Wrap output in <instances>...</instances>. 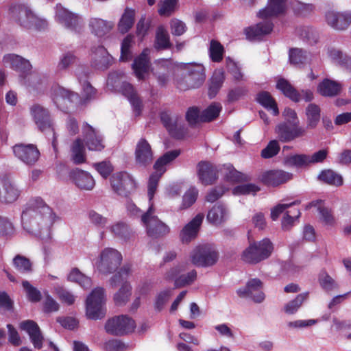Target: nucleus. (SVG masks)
Instances as JSON below:
<instances>
[{
  "instance_id": "7c9ffc66",
  "label": "nucleus",
  "mask_w": 351,
  "mask_h": 351,
  "mask_svg": "<svg viewBox=\"0 0 351 351\" xmlns=\"http://www.w3.org/2000/svg\"><path fill=\"white\" fill-rule=\"evenodd\" d=\"M274 25L271 22L264 21L255 25L250 26L244 29L247 39L255 40L262 36L269 34L273 29Z\"/></svg>"
},
{
  "instance_id": "864d4df0",
  "label": "nucleus",
  "mask_w": 351,
  "mask_h": 351,
  "mask_svg": "<svg viewBox=\"0 0 351 351\" xmlns=\"http://www.w3.org/2000/svg\"><path fill=\"white\" fill-rule=\"evenodd\" d=\"M67 278L68 280L77 282L85 289H88L91 286V279L84 276L77 268L73 269Z\"/></svg>"
},
{
  "instance_id": "49530a36",
  "label": "nucleus",
  "mask_w": 351,
  "mask_h": 351,
  "mask_svg": "<svg viewBox=\"0 0 351 351\" xmlns=\"http://www.w3.org/2000/svg\"><path fill=\"white\" fill-rule=\"evenodd\" d=\"M110 232L117 238L123 241L130 239L133 233L130 228L123 222H117L110 227Z\"/></svg>"
},
{
  "instance_id": "f704fd0d",
  "label": "nucleus",
  "mask_w": 351,
  "mask_h": 351,
  "mask_svg": "<svg viewBox=\"0 0 351 351\" xmlns=\"http://www.w3.org/2000/svg\"><path fill=\"white\" fill-rule=\"evenodd\" d=\"M180 149H173L167 152L156 160L154 165V169L156 171L164 174L167 170L165 166L178 158L180 155Z\"/></svg>"
},
{
  "instance_id": "473e14b6",
  "label": "nucleus",
  "mask_w": 351,
  "mask_h": 351,
  "mask_svg": "<svg viewBox=\"0 0 351 351\" xmlns=\"http://www.w3.org/2000/svg\"><path fill=\"white\" fill-rule=\"evenodd\" d=\"M154 47L157 51L169 49L172 47L169 33L162 25H159L156 29Z\"/></svg>"
},
{
  "instance_id": "4468645a",
  "label": "nucleus",
  "mask_w": 351,
  "mask_h": 351,
  "mask_svg": "<svg viewBox=\"0 0 351 351\" xmlns=\"http://www.w3.org/2000/svg\"><path fill=\"white\" fill-rule=\"evenodd\" d=\"M135 162L141 167L149 166L154 160V151L149 143L141 138L137 142L134 151Z\"/></svg>"
},
{
  "instance_id": "6e6d98bb",
  "label": "nucleus",
  "mask_w": 351,
  "mask_h": 351,
  "mask_svg": "<svg viewBox=\"0 0 351 351\" xmlns=\"http://www.w3.org/2000/svg\"><path fill=\"white\" fill-rule=\"evenodd\" d=\"M223 46L217 40H211L209 48V56L214 62H220L223 60Z\"/></svg>"
},
{
  "instance_id": "4be33fe9",
  "label": "nucleus",
  "mask_w": 351,
  "mask_h": 351,
  "mask_svg": "<svg viewBox=\"0 0 351 351\" xmlns=\"http://www.w3.org/2000/svg\"><path fill=\"white\" fill-rule=\"evenodd\" d=\"M292 178V174L282 170H271L263 173L261 182L269 186H277L284 184Z\"/></svg>"
},
{
  "instance_id": "0e129e2a",
  "label": "nucleus",
  "mask_w": 351,
  "mask_h": 351,
  "mask_svg": "<svg viewBox=\"0 0 351 351\" xmlns=\"http://www.w3.org/2000/svg\"><path fill=\"white\" fill-rule=\"evenodd\" d=\"M280 145L278 141H270L265 148L261 151V156L263 158H271L276 156L280 152Z\"/></svg>"
},
{
  "instance_id": "bb28decb",
  "label": "nucleus",
  "mask_w": 351,
  "mask_h": 351,
  "mask_svg": "<svg viewBox=\"0 0 351 351\" xmlns=\"http://www.w3.org/2000/svg\"><path fill=\"white\" fill-rule=\"evenodd\" d=\"M3 62L5 66H9L22 74H25L32 69V65L27 60L14 53L5 55L3 57Z\"/></svg>"
},
{
  "instance_id": "f03ea898",
  "label": "nucleus",
  "mask_w": 351,
  "mask_h": 351,
  "mask_svg": "<svg viewBox=\"0 0 351 351\" xmlns=\"http://www.w3.org/2000/svg\"><path fill=\"white\" fill-rule=\"evenodd\" d=\"M180 69L184 71L180 77L176 80L178 89L185 91L200 87L206 80L205 68L202 64L182 63Z\"/></svg>"
},
{
  "instance_id": "72a5a7b5",
  "label": "nucleus",
  "mask_w": 351,
  "mask_h": 351,
  "mask_svg": "<svg viewBox=\"0 0 351 351\" xmlns=\"http://www.w3.org/2000/svg\"><path fill=\"white\" fill-rule=\"evenodd\" d=\"M226 208L221 204H215L207 214V220L215 226H219L226 220Z\"/></svg>"
},
{
  "instance_id": "5fc2aeb1",
  "label": "nucleus",
  "mask_w": 351,
  "mask_h": 351,
  "mask_svg": "<svg viewBox=\"0 0 351 351\" xmlns=\"http://www.w3.org/2000/svg\"><path fill=\"white\" fill-rule=\"evenodd\" d=\"M308 292L298 294L293 300L289 302L285 306V311L287 314L295 313L302 306V303L307 300Z\"/></svg>"
},
{
  "instance_id": "c85d7f7f",
  "label": "nucleus",
  "mask_w": 351,
  "mask_h": 351,
  "mask_svg": "<svg viewBox=\"0 0 351 351\" xmlns=\"http://www.w3.org/2000/svg\"><path fill=\"white\" fill-rule=\"evenodd\" d=\"M286 9V0H269L267 5L260 10L259 18L266 19L283 14Z\"/></svg>"
},
{
  "instance_id": "8fccbe9b",
  "label": "nucleus",
  "mask_w": 351,
  "mask_h": 351,
  "mask_svg": "<svg viewBox=\"0 0 351 351\" xmlns=\"http://www.w3.org/2000/svg\"><path fill=\"white\" fill-rule=\"evenodd\" d=\"M319 178L328 184L336 186H342L343 184L342 176L331 169L322 171L319 176Z\"/></svg>"
},
{
  "instance_id": "09e8293b",
  "label": "nucleus",
  "mask_w": 351,
  "mask_h": 351,
  "mask_svg": "<svg viewBox=\"0 0 351 351\" xmlns=\"http://www.w3.org/2000/svg\"><path fill=\"white\" fill-rule=\"evenodd\" d=\"M132 287L130 284L125 281L123 283L121 288L114 295V301L116 305L123 306L129 300L131 295Z\"/></svg>"
},
{
  "instance_id": "423d86ee",
  "label": "nucleus",
  "mask_w": 351,
  "mask_h": 351,
  "mask_svg": "<svg viewBox=\"0 0 351 351\" xmlns=\"http://www.w3.org/2000/svg\"><path fill=\"white\" fill-rule=\"evenodd\" d=\"M110 186L114 193L129 197L137 189V184L134 178L126 171L113 173L110 178Z\"/></svg>"
},
{
  "instance_id": "a18cd8bd",
  "label": "nucleus",
  "mask_w": 351,
  "mask_h": 351,
  "mask_svg": "<svg viewBox=\"0 0 351 351\" xmlns=\"http://www.w3.org/2000/svg\"><path fill=\"white\" fill-rule=\"evenodd\" d=\"M225 80L224 73L223 71H215L210 78V82L208 88V96L210 99L215 97Z\"/></svg>"
},
{
  "instance_id": "de8ad7c7",
  "label": "nucleus",
  "mask_w": 351,
  "mask_h": 351,
  "mask_svg": "<svg viewBox=\"0 0 351 351\" xmlns=\"http://www.w3.org/2000/svg\"><path fill=\"white\" fill-rule=\"evenodd\" d=\"M222 109L219 103H213L205 110H204L200 116L201 122H210L217 118Z\"/></svg>"
},
{
  "instance_id": "69168bd1",
  "label": "nucleus",
  "mask_w": 351,
  "mask_h": 351,
  "mask_svg": "<svg viewBox=\"0 0 351 351\" xmlns=\"http://www.w3.org/2000/svg\"><path fill=\"white\" fill-rule=\"evenodd\" d=\"M226 180L232 182H241L247 180L246 176L234 169L232 165H228L226 168Z\"/></svg>"
},
{
  "instance_id": "79ce46f5",
  "label": "nucleus",
  "mask_w": 351,
  "mask_h": 351,
  "mask_svg": "<svg viewBox=\"0 0 351 351\" xmlns=\"http://www.w3.org/2000/svg\"><path fill=\"white\" fill-rule=\"evenodd\" d=\"M310 55L306 51L300 48H291L289 51V60L291 64L300 66L306 63Z\"/></svg>"
},
{
  "instance_id": "ea45409f",
  "label": "nucleus",
  "mask_w": 351,
  "mask_h": 351,
  "mask_svg": "<svg viewBox=\"0 0 351 351\" xmlns=\"http://www.w3.org/2000/svg\"><path fill=\"white\" fill-rule=\"evenodd\" d=\"M89 26L91 32L98 37H102L108 34L112 28V25L101 19H92L90 21Z\"/></svg>"
},
{
  "instance_id": "58836bf2",
  "label": "nucleus",
  "mask_w": 351,
  "mask_h": 351,
  "mask_svg": "<svg viewBox=\"0 0 351 351\" xmlns=\"http://www.w3.org/2000/svg\"><path fill=\"white\" fill-rule=\"evenodd\" d=\"M306 128L314 129L320 121L321 110L318 105L310 104L306 108Z\"/></svg>"
},
{
  "instance_id": "412c9836",
  "label": "nucleus",
  "mask_w": 351,
  "mask_h": 351,
  "mask_svg": "<svg viewBox=\"0 0 351 351\" xmlns=\"http://www.w3.org/2000/svg\"><path fill=\"white\" fill-rule=\"evenodd\" d=\"M328 25L337 30L346 29L351 23V12H336L328 11L326 14Z\"/></svg>"
},
{
  "instance_id": "39448f33",
  "label": "nucleus",
  "mask_w": 351,
  "mask_h": 351,
  "mask_svg": "<svg viewBox=\"0 0 351 351\" xmlns=\"http://www.w3.org/2000/svg\"><path fill=\"white\" fill-rule=\"evenodd\" d=\"M105 291L102 287L94 289L86 301V314L88 319L97 320L103 318L106 313Z\"/></svg>"
},
{
  "instance_id": "3c124183",
  "label": "nucleus",
  "mask_w": 351,
  "mask_h": 351,
  "mask_svg": "<svg viewBox=\"0 0 351 351\" xmlns=\"http://www.w3.org/2000/svg\"><path fill=\"white\" fill-rule=\"evenodd\" d=\"M134 36L132 34H128L123 40L121 46L120 61L128 62L132 58L131 48L134 43Z\"/></svg>"
},
{
  "instance_id": "338daca9",
  "label": "nucleus",
  "mask_w": 351,
  "mask_h": 351,
  "mask_svg": "<svg viewBox=\"0 0 351 351\" xmlns=\"http://www.w3.org/2000/svg\"><path fill=\"white\" fill-rule=\"evenodd\" d=\"M261 190L260 187L255 184H245L237 186L233 189V193L237 195H255Z\"/></svg>"
},
{
  "instance_id": "393cba45",
  "label": "nucleus",
  "mask_w": 351,
  "mask_h": 351,
  "mask_svg": "<svg viewBox=\"0 0 351 351\" xmlns=\"http://www.w3.org/2000/svg\"><path fill=\"white\" fill-rule=\"evenodd\" d=\"M19 196V191L5 177L0 178V202L10 204L15 202Z\"/></svg>"
},
{
  "instance_id": "6ab92c4d",
  "label": "nucleus",
  "mask_w": 351,
  "mask_h": 351,
  "mask_svg": "<svg viewBox=\"0 0 351 351\" xmlns=\"http://www.w3.org/2000/svg\"><path fill=\"white\" fill-rule=\"evenodd\" d=\"M204 217V214H197L182 228L180 237L183 243H189L197 237Z\"/></svg>"
},
{
  "instance_id": "13d9d810",
  "label": "nucleus",
  "mask_w": 351,
  "mask_h": 351,
  "mask_svg": "<svg viewBox=\"0 0 351 351\" xmlns=\"http://www.w3.org/2000/svg\"><path fill=\"white\" fill-rule=\"evenodd\" d=\"M318 280L320 286L326 291H331L337 287L335 280L326 271L320 272Z\"/></svg>"
},
{
  "instance_id": "a211bd4d",
  "label": "nucleus",
  "mask_w": 351,
  "mask_h": 351,
  "mask_svg": "<svg viewBox=\"0 0 351 351\" xmlns=\"http://www.w3.org/2000/svg\"><path fill=\"white\" fill-rule=\"evenodd\" d=\"M19 328L28 334L31 342L36 349L40 350L43 348L44 337L36 322L31 319L23 321L19 324Z\"/></svg>"
},
{
  "instance_id": "cd10ccee",
  "label": "nucleus",
  "mask_w": 351,
  "mask_h": 351,
  "mask_svg": "<svg viewBox=\"0 0 351 351\" xmlns=\"http://www.w3.org/2000/svg\"><path fill=\"white\" fill-rule=\"evenodd\" d=\"M121 91L129 100L135 115L139 116L142 112L143 102L134 86L128 82H123L121 86Z\"/></svg>"
},
{
  "instance_id": "a19ab883",
  "label": "nucleus",
  "mask_w": 351,
  "mask_h": 351,
  "mask_svg": "<svg viewBox=\"0 0 351 351\" xmlns=\"http://www.w3.org/2000/svg\"><path fill=\"white\" fill-rule=\"evenodd\" d=\"M71 159L74 164L80 165L86 162L85 149L83 141L77 138L74 141L71 146Z\"/></svg>"
},
{
  "instance_id": "e433bc0d",
  "label": "nucleus",
  "mask_w": 351,
  "mask_h": 351,
  "mask_svg": "<svg viewBox=\"0 0 351 351\" xmlns=\"http://www.w3.org/2000/svg\"><path fill=\"white\" fill-rule=\"evenodd\" d=\"M276 88L293 101L299 102L300 101V93L285 78H280L277 81Z\"/></svg>"
},
{
  "instance_id": "0eeeda50",
  "label": "nucleus",
  "mask_w": 351,
  "mask_h": 351,
  "mask_svg": "<svg viewBox=\"0 0 351 351\" xmlns=\"http://www.w3.org/2000/svg\"><path fill=\"white\" fill-rule=\"evenodd\" d=\"M190 258L194 265L207 267L214 265L217 262L219 254L212 245L202 244L193 250Z\"/></svg>"
},
{
  "instance_id": "f3484780",
  "label": "nucleus",
  "mask_w": 351,
  "mask_h": 351,
  "mask_svg": "<svg viewBox=\"0 0 351 351\" xmlns=\"http://www.w3.org/2000/svg\"><path fill=\"white\" fill-rule=\"evenodd\" d=\"M112 57L108 53L106 49L99 45L91 49L90 65L92 67L98 70H106L112 63Z\"/></svg>"
},
{
  "instance_id": "2eb2a0df",
  "label": "nucleus",
  "mask_w": 351,
  "mask_h": 351,
  "mask_svg": "<svg viewBox=\"0 0 351 351\" xmlns=\"http://www.w3.org/2000/svg\"><path fill=\"white\" fill-rule=\"evenodd\" d=\"M263 282L258 278L249 280L246 286L239 289L237 292L240 298H250L255 302H262L265 299V294L262 291Z\"/></svg>"
},
{
  "instance_id": "bf43d9fd",
  "label": "nucleus",
  "mask_w": 351,
  "mask_h": 351,
  "mask_svg": "<svg viewBox=\"0 0 351 351\" xmlns=\"http://www.w3.org/2000/svg\"><path fill=\"white\" fill-rule=\"evenodd\" d=\"M132 271V265L130 264H125L119 271L115 274L110 279L112 286L116 287L122 281L126 280Z\"/></svg>"
},
{
  "instance_id": "2f4dec72",
  "label": "nucleus",
  "mask_w": 351,
  "mask_h": 351,
  "mask_svg": "<svg viewBox=\"0 0 351 351\" xmlns=\"http://www.w3.org/2000/svg\"><path fill=\"white\" fill-rule=\"evenodd\" d=\"M341 84L336 81L325 78L317 86V92L324 97H335L340 93Z\"/></svg>"
},
{
  "instance_id": "4d7b16f0",
  "label": "nucleus",
  "mask_w": 351,
  "mask_h": 351,
  "mask_svg": "<svg viewBox=\"0 0 351 351\" xmlns=\"http://www.w3.org/2000/svg\"><path fill=\"white\" fill-rule=\"evenodd\" d=\"M286 165L295 167H302L310 165L309 156L306 154H294L285 158Z\"/></svg>"
},
{
  "instance_id": "37998d69",
  "label": "nucleus",
  "mask_w": 351,
  "mask_h": 351,
  "mask_svg": "<svg viewBox=\"0 0 351 351\" xmlns=\"http://www.w3.org/2000/svg\"><path fill=\"white\" fill-rule=\"evenodd\" d=\"M12 264L15 269L20 274H28L33 271L32 263L28 258L23 255H16L12 260Z\"/></svg>"
},
{
  "instance_id": "4c0bfd02",
  "label": "nucleus",
  "mask_w": 351,
  "mask_h": 351,
  "mask_svg": "<svg viewBox=\"0 0 351 351\" xmlns=\"http://www.w3.org/2000/svg\"><path fill=\"white\" fill-rule=\"evenodd\" d=\"M135 20V10L126 8L119 23L118 30L121 34L127 33L133 26Z\"/></svg>"
},
{
  "instance_id": "c03bdc74",
  "label": "nucleus",
  "mask_w": 351,
  "mask_h": 351,
  "mask_svg": "<svg viewBox=\"0 0 351 351\" xmlns=\"http://www.w3.org/2000/svg\"><path fill=\"white\" fill-rule=\"evenodd\" d=\"M322 200L313 201L310 202L306 207V209H308L313 206H318V211L319 213L321 220L328 226H332L335 223V219L332 214L330 209L319 206L322 204Z\"/></svg>"
},
{
  "instance_id": "5701e85b",
  "label": "nucleus",
  "mask_w": 351,
  "mask_h": 351,
  "mask_svg": "<svg viewBox=\"0 0 351 351\" xmlns=\"http://www.w3.org/2000/svg\"><path fill=\"white\" fill-rule=\"evenodd\" d=\"M77 94L60 86H55L51 89V97L56 106L64 110L67 109V103L71 102Z\"/></svg>"
},
{
  "instance_id": "ddd939ff",
  "label": "nucleus",
  "mask_w": 351,
  "mask_h": 351,
  "mask_svg": "<svg viewBox=\"0 0 351 351\" xmlns=\"http://www.w3.org/2000/svg\"><path fill=\"white\" fill-rule=\"evenodd\" d=\"M276 133L278 134L280 141L288 143L298 138L303 137L306 135V128L300 126L298 123L291 125L283 122L276 126Z\"/></svg>"
},
{
  "instance_id": "1a4fd4ad",
  "label": "nucleus",
  "mask_w": 351,
  "mask_h": 351,
  "mask_svg": "<svg viewBox=\"0 0 351 351\" xmlns=\"http://www.w3.org/2000/svg\"><path fill=\"white\" fill-rule=\"evenodd\" d=\"M122 260L121 252L116 249L107 247L101 252L97 268L103 274H110L118 269Z\"/></svg>"
},
{
  "instance_id": "a878e982",
  "label": "nucleus",
  "mask_w": 351,
  "mask_h": 351,
  "mask_svg": "<svg viewBox=\"0 0 351 351\" xmlns=\"http://www.w3.org/2000/svg\"><path fill=\"white\" fill-rule=\"evenodd\" d=\"M56 16L58 21L64 25L65 27L75 32H80L81 26L80 24V18L77 15L64 8H58Z\"/></svg>"
},
{
  "instance_id": "9b49d317",
  "label": "nucleus",
  "mask_w": 351,
  "mask_h": 351,
  "mask_svg": "<svg viewBox=\"0 0 351 351\" xmlns=\"http://www.w3.org/2000/svg\"><path fill=\"white\" fill-rule=\"evenodd\" d=\"M30 114L39 130L41 132L52 131L54 132L53 122L49 112L47 108L39 104H34L30 108ZM56 145L57 139L55 133H53L52 145L54 149H56Z\"/></svg>"
},
{
  "instance_id": "052dcab7",
  "label": "nucleus",
  "mask_w": 351,
  "mask_h": 351,
  "mask_svg": "<svg viewBox=\"0 0 351 351\" xmlns=\"http://www.w3.org/2000/svg\"><path fill=\"white\" fill-rule=\"evenodd\" d=\"M162 175H163V173L156 171L155 173H153L149 176L148 186H147V188H148L147 195H148L149 201L150 202V204L152 203V201L154 194L156 191L159 180Z\"/></svg>"
},
{
  "instance_id": "e2e57ef3",
  "label": "nucleus",
  "mask_w": 351,
  "mask_h": 351,
  "mask_svg": "<svg viewBox=\"0 0 351 351\" xmlns=\"http://www.w3.org/2000/svg\"><path fill=\"white\" fill-rule=\"evenodd\" d=\"M197 278V271L195 269L191 270L186 274L180 276L175 280V287L180 288L193 283Z\"/></svg>"
},
{
  "instance_id": "680f3d73",
  "label": "nucleus",
  "mask_w": 351,
  "mask_h": 351,
  "mask_svg": "<svg viewBox=\"0 0 351 351\" xmlns=\"http://www.w3.org/2000/svg\"><path fill=\"white\" fill-rule=\"evenodd\" d=\"M22 285L25 289L28 300L32 302H38L42 298L41 293L36 288L33 287L28 281H23Z\"/></svg>"
},
{
  "instance_id": "6e6552de",
  "label": "nucleus",
  "mask_w": 351,
  "mask_h": 351,
  "mask_svg": "<svg viewBox=\"0 0 351 351\" xmlns=\"http://www.w3.org/2000/svg\"><path fill=\"white\" fill-rule=\"evenodd\" d=\"M154 204L152 203L148 210L141 216V221L146 227L147 235L152 238H158L167 234L170 228L157 216L154 215Z\"/></svg>"
},
{
  "instance_id": "c756f323",
  "label": "nucleus",
  "mask_w": 351,
  "mask_h": 351,
  "mask_svg": "<svg viewBox=\"0 0 351 351\" xmlns=\"http://www.w3.org/2000/svg\"><path fill=\"white\" fill-rule=\"evenodd\" d=\"M149 50L144 49L141 53L134 60L132 69L136 77L139 80H143L144 74L148 72L149 64Z\"/></svg>"
},
{
  "instance_id": "f257e3e1",
  "label": "nucleus",
  "mask_w": 351,
  "mask_h": 351,
  "mask_svg": "<svg viewBox=\"0 0 351 351\" xmlns=\"http://www.w3.org/2000/svg\"><path fill=\"white\" fill-rule=\"evenodd\" d=\"M21 221L27 232L40 238L45 243L51 241V227L55 221V215L41 198L37 197L28 203L22 213Z\"/></svg>"
},
{
  "instance_id": "20e7f679",
  "label": "nucleus",
  "mask_w": 351,
  "mask_h": 351,
  "mask_svg": "<svg viewBox=\"0 0 351 351\" xmlns=\"http://www.w3.org/2000/svg\"><path fill=\"white\" fill-rule=\"evenodd\" d=\"M9 13L11 17L21 26L35 25L38 29H41L47 25L46 21L37 18L32 10L23 4L11 5Z\"/></svg>"
},
{
  "instance_id": "774afa93",
  "label": "nucleus",
  "mask_w": 351,
  "mask_h": 351,
  "mask_svg": "<svg viewBox=\"0 0 351 351\" xmlns=\"http://www.w3.org/2000/svg\"><path fill=\"white\" fill-rule=\"evenodd\" d=\"M77 56L72 51H68L62 55L58 64V70H65L76 62Z\"/></svg>"
},
{
  "instance_id": "603ef678",
  "label": "nucleus",
  "mask_w": 351,
  "mask_h": 351,
  "mask_svg": "<svg viewBox=\"0 0 351 351\" xmlns=\"http://www.w3.org/2000/svg\"><path fill=\"white\" fill-rule=\"evenodd\" d=\"M178 0H163L158 3V12L161 16H170L178 9Z\"/></svg>"
},
{
  "instance_id": "7ed1b4c3",
  "label": "nucleus",
  "mask_w": 351,
  "mask_h": 351,
  "mask_svg": "<svg viewBox=\"0 0 351 351\" xmlns=\"http://www.w3.org/2000/svg\"><path fill=\"white\" fill-rule=\"evenodd\" d=\"M274 249V244L270 239L264 238L259 241L250 243L243 251L241 259L245 263L256 265L269 258Z\"/></svg>"
},
{
  "instance_id": "f8f14e48",
  "label": "nucleus",
  "mask_w": 351,
  "mask_h": 351,
  "mask_svg": "<svg viewBox=\"0 0 351 351\" xmlns=\"http://www.w3.org/2000/svg\"><path fill=\"white\" fill-rule=\"evenodd\" d=\"M16 158L27 165H34L39 159L40 152L34 144L18 143L12 147Z\"/></svg>"
},
{
  "instance_id": "dca6fc26",
  "label": "nucleus",
  "mask_w": 351,
  "mask_h": 351,
  "mask_svg": "<svg viewBox=\"0 0 351 351\" xmlns=\"http://www.w3.org/2000/svg\"><path fill=\"white\" fill-rule=\"evenodd\" d=\"M82 133L83 141L89 150L101 152L105 148L103 137L88 123L83 125Z\"/></svg>"
},
{
  "instance_id": "9d476101",
  "label": "nucleus",
  "mask_w": 351,
  "mask_h": 351,
  "mask_svg": "<svg viewBox=\"0 0 351 351\" xmlns=\"http://www.w3.org/2000/svg\"><path fill=\"white\" fill-rule=\"evenodd\" d=\"M136 328L133 319L128 315L114 316L109 319L105 324L107 333L114 336H123L132 332Z\"/></svg>"
},
{
  "instance_id": "aec40b11",
  "label": "nucleus",
  "mask_w": 351,
  "mask_h": 351,
  "mask_svg": "<svg viewBox=\"0 0 351 351\" xmlns=\"http://www.w3.org/2000/svg\"><path fill=\"white\" fill-rule=\"evenodd\" d=\"M197 175L202 184L211 185L218 178V170L210 162L201 161L197 165Z\"/></svg>"
},
{
  "instance_id": "b1692460",
  "label": "nucleus",
  "mask_w": 351,
  "mask_h": 351,
  "mask_svg": "<svg viewBox=\"0 0 351 351\" xmlns=\"http://www.w3.org/2000/svg\"><path fill=\"white\" fill-rule=\"evenodd\" d=\"M70 178L81 190L90 191L95 185L93 176L88 172L79 169L71 171Z\"/></svg>"
},
{
  "instance_id": "c9c22d12",
  "label": "nucleus",
  "mask_w": 351,
  "mask_h": 351,
  "mask_svg": "<svg viewBox=\"0 0 351 351\" xmlns=\"http://www.w3.org/2000/svg\"><path fill=\"white\" fill-rule=\"evenodd\" d=\"M256 100L267 110H271L273 115L279 114L277 103L269 92L261 91L256 95Z\"/></svg>"
}]
</instances>
